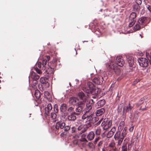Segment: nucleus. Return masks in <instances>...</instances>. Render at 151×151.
Listing matches in <instances>:
<instances>
[{
	"mask_svg": "<svg viewBox=\"0 0 151 151\" xmlns=\"http://www.w3.org/2000/svg\"><path fill=\"white\" fill-rule=\"evenodd\" d=\"M50 59L49 55L45 56L42 60V62H39L38 63L37 65L39 68L42 70H44L47 68L46 70V72L48 74H51L53 73L54 72V69L50 65L49 63L47 64V62Z\"/></svg>",
	"mask_w": 151,
	"mask_h": 151,
	"instance_id": "1",
	"label": "nucleus"
},
{
	"mask_svg": "<svg viewBox=\"0 0 151 151\" xmlns=\"http://www.w3.org/2000/svg\"><path fill=\"white\" fill-rule=\"evenodd\" d=\"M82 121L84 123L91 122L94 123L98 120V118L94 117V115L92 113H85L82 116Z\"/></svg>",
	"mask_w": 151,
	"mask_h": 151,
	"instance_id": "2",
	"label": "nucleus"
},
{
	"mask_svg": "<svg viewBox=\"0 0 151 151\" xmlns=\"http://www.w3.org/2000/svg\"><path fill=\"white\" fill-rule=\"evenodd\" d=\"M88 87H84L82 90L87 93H91L93 94L98 93V89L95 87L94 85L90 82H88L87 83Z\"/></svg>",
	"mask_w": 151,
	"mask_h": 151,
	"instance_id": "3",
	"label": "nucleus"
},
{
	"mask_svg": "<svg viewBox=\"0 0 151 151\" xmlns=\"http://www.w3.org/2000/svg\"><path fill=\"white\" fill-rule=\"evenodd\" d=\"M55 127L56 130H58L60 129H63L65 132L68 131L70 128V126H66L65 123L62 121L57 122L56 123Z\"/></svg>",
	"mask_w": 151,
	"mask_h": 151,
	"instance_id": "4",
	"label": "nucleus"
},
{
	"mask_svg": "<svg viewBox=\"0 0 151 151\" xmlns=\"http://www.w3.org/2000/svg\"><path fill=\"white\" fill-rule=\"evenodd\" d=\"M76 106L77 107L76 109L75 112L78 114V116H79L83 111L85 106V104H84V102H78L77 103Z\"/></svg>",
	"mask_w": 151,
	"mask_h": 151,
	"instance_id": "5",
	"label": "nucleus"
},
{
	"mask_svg": "<svg viewBox=\"0 0 151 151\" xmlns=\"http://www.w3.org/2000/svg\"><path fill=\"white\" fill-rule=\"evenodd\" d=\"M112 124V121L107 118H105L101 123L104 130H106L111 127Z\"/></svg>",
	"mask_w": 151,
	"mask_h": 151,
	"instance_id": "6",
	"label": "nucleus"
},
{
	"mask_svg": "<svg viewBox=\"0 0 151 151\" xmlns=\"http://www.w3.org/2000/svg\"><path fill=\"white\" fill-rule=\"evenodd\" d=\"M133 107V105L132 104H131L130 103H129L127 105L125 106L123 108V115H125L126 113L131 114Z\"/></svg>",
	"mask_w": 151,
	"mask_h": 151,
	"instance_id": "7",
	"label": "nucleus"
},
{
	"mask_svg": "<svg viewBox=\"0 0 151 151\" xmlns=\"http://www.w3.org/2000/svg\"><path fill=\"white\" fill-rule=\"evenodd\" d=\"M139 65L142 67H146L148 66V62L147 59L144 58H140L138 59Z\"/></svg>",
	"mask_w": 151,
	"mask_h": 151,
	"instance_id": "8",
	"label": "nucleus"
},
{
	"mask_svg": "<svg viewBox=\"0 0 151 151\" xmlns=\"http://www.w3.org/2000/svg\"><path fill=\"white\" fill-rule=\"evenodd\" d=\"M48 81V79L42 77L40 78V81L42 84L40 85L42 86V88H47L49 87Z\"/></svg>",
	"mask_w": 151,
	"mask_h": 151,
	"instance_id": "9",
	"label": "nucleus"
},
{
	"mask_svg": "<svg viewBox=\"0 0 151 151\" xmlns=\"http://www.w3.org/2000/svg\"><path fill=\"white\" fill-rule=\"evenodd\" d=\"M104 79L101 76H99L95 77L93 79V82L95 83L97 85L101 84L103 82Z\"/></svg>",
	"mask_w": 151,
	"mask_h": 151,
	"instance_id": "10",
	"label": "nucleus"
},
{
	"mask_svg": "<svg viewBox=\"0 0 151 151\" xmlns=\"http://www.w3.org/2000/svg\"><path fill=\"white\" fill-rule=\"evenodd\" d=\"M88 96L87 94H85L82 92H79L78 94V96L81 100L82 101H79V102H84V104H85Z\"/></svg>",
	"mask_w": 151,
	"mask_h": 151,
	"instance_id": "11",
	"label": "nucleus"
},
{
	"mask_svg": "<svg viewBox=\"0 0 151 151\" xmlns=\"http://www.w3.org/2000/svg\"><path fill=\"white\" fill-rule=\"evenodd\" d=\"M78 114L75 111L70 113L68 117V119L70 121H74L76 119V115L78 116Z\"/></svg>",
	"mask_w": 151,
	"mask_h": 151,
	"instance_id": "12",
	"label": "nucleus"
},
{
	"mask_svg": "<svg viewBox=\"0 0 151 151\" xmlns=\"http://www.w3.org/2000/svg\"><path fill=\"white\" fill-rule=\"evenodd\" d=\"M116 62L117 64L120 67L123 66L124 64V62L122 57L117 56L116 58Z\"/></svg>",
	"mask_w": 151,
	"mask_h": 151,
	"instance_id": "13",
	"label": "nucleus"
},
{
	"mask_svg": "<svg viewBox=\"0 0 151 151\" xmlns=\"http://www.w3.org/2000/svg\"><path fill=\"white\" fill-rule=\"evenodd\" d=\"M52 106L50 103L48 104L45 109V113L46 115L47 116H50V111L52 110Z\"/></svg>",
	"mask_w": 151,
	"mask_h": 151,
	"instance_id": "14",
	"label": "nucleus"
},
{
	"mask_svg": "<svg viewBox=\"0 0 151 151\" xmlns=\"http://www.w3.org/2000/svg\"><path fill=\"white\" fill-rule=\"evenodd\" d=\"M146 17H143L139 19L137 22V23L141 25L142 26V28L145 25V22H146Z\"/></svg>",
	"mask_w": 151,
	"mask_h": 151,
	"instance_id": "15",
	"label": "nucleus"
},
{
	"mask_svg": "<svg viewBox=\"0 0 151 151\" xmlns=\"http://www.w3.org/2000/svg\"><path fill=\"white\" fill-rule=\"evenodd\" d=\"M114 137L116 140L120 139L121 138H122V139H124V136L122 135L120 131H118L116 132Z\"/></svg>",
	"mask_w": 151,
	"mask_h": 151,
	"instance_id": "16",
	"label": "nucleus"
},
{
	"mask_svg": "<svg viewBox=\"0 0 151 151\" xmlns=\"http://www.w3.org/2000/svg\"><path fill=\"white\" fill-rule=\"evenodd\" d=\"M105 110L104 108H101L97 110L95 112L96 116H100L103 115L105 112Z\"/></svg>",
	"mask_w": 151,
	"mask_h": 151,
	"instance_id": "17",
	"label": "nucleus"
},
{
	"mask_svg": "<svg viewBox=\"0 0 151 151\" xmlns=\"http://www.w3.org/2000/svg\"><path fill=\"white\" fill-rule=\"evenodd\" d=\"M116 127H113L111 129V130L106 135L107 137L109 138L111 137L114 135Z\"/></svg>",
	"mask_w": 151,
	"mask_h": 151,
	"instance_id": "18",
	"label": "nucleus"
},
{
	"mask_svg": "<svg viewBox=\"0 0 151 151\" xmlns=\"http://www.w3.org/2000/svg\"><path fill=\"white\" fill-rule=\"evenodd\" d=\"M30 77L33 80H38L40 78V76L33 71L31 72Z\"/></svg>",
	"mask_w": 151,
	"mask_h": 151,
	"instance_id": "19",
	"label": "nucleus"
},
{
	"mask_svg": "<svg viewBox=\"0 0 151 151\" xmlns=\"http://www.w3.org/2000/svg\"><path fill=\"white\" fill-rule=\"evenodd\" d=\"M78 99L74 97H71L70 98L69 103L73 105L76 106L77 103L78 102Z\"/></svg>",
	"mask_w": 151,
	"mask_h": 151,
	"instance_id": "20",
	"label": "nucleus"
},
{
	"mask_svg": "<svg viewBox=\"0 0 151 151\" xmlns=\"http://www.w3.org/2000/svg\"><path fill=\"white\" fill-rule=\"evenodd\" d=\"M95 134L93 131L90 132L87 135L88 139L89 141H91L94 138Z\"/></svg>",
	"mask_w": 151,
	"mask_h": 151,
	"instance_id": "21",
	"label": "nucleus"
},
{
	"mask_svg": "<svg viewBox=\"0 0 151 151\" xmlns=\"http://www.w3.org/2000/svg\"><path fill=\"white\" fill-rule=\"evenodd\" d=\"M86 112H89V113H92V105L90 103L87 104L86 105Z\"/></svg>",
	"mask_w": 151,
	"mask_h": 151,
	"instance_id": "22",
	"label": "nucleus"
},
{
	"mask_svg": "<svg viewBox=\"0 0 151 151\" xmlns=\"http://www.w3.org/2000/svg\"><path fill=\"white\" fill-rule=\"evenodd\" d=\"M137 17V14L135 12H132L129 16V20H134L135 21Z\"/></svg>",
	"mask_w": 151,
	"mask_h": 151,
	"instance_id": "23",
	"label": "nucleus"
},
{
	"mask_svg": "<svg viewBox=\"0 0 151 151\" xmlns=\"http://www.w3.org/2000/svg\"><path fill=\"white\" fill-rule=\"evenodd\" d=\"M44 95L45 98L49 101H50L52 100V98L51 95L48 91H45L44 92Z\"/></svg>",
	"mask_w": 151,
	"mask_h": 151,
	"instance_id": "24",
	"label": "nucleus"
},
{
	"mask_svg": "<svg viewBox=\"0 0 151 151\" xmlns=\"http://www.w3.org/2000/svg\"><path fill=\"white\" fill-rule=\"evenodd\" d=\"M105 103V100L104 99H102L96 103V105L98 106L97 107H101L103 106Z\"/></svg>",
	"mask_w": 151,
	"mask_h": 151,
	"instance_id": "25",
	"label": "nucleus"
},
{
	"mask_svg": "<svg viewBox=\"0 0 151 151\" xmlns=\"http://www.w3.org/2000/svg\"><path fill=\"white\" fill-rule=\"evenodd\" d=\"M67 105L65 104H62L60 108V111L61 112L64 113L67 109Z\"/></svg>",
	"mask_w": 151,
	"mask_h": 151,
	"instance_id": "26",
	"label": "nucleus"
},
{
	"mask_svg": "<svg viewBox=\"0 0 151 151\" xmlns=\"http://www.w3.org/2000/svg\"><path fill=\"white\" fill-rule=\"evenodd\" d=\"M127 61L129 66L132 67L134 63L133 58L131 57H129Z\"/></svg>",
	"mask_w": 151,
	"mask_h": 151,
	"instance_id": "27",
	"label": "nucleus"
},
{
	"mask_svg": "<svg viewBox=\"0 0 151 151\" xmlns=\"http://www.w3.org/2000/svg\"><path fill=\"white\" fill-rule=\"evenodd\" d=\"M34 94L36 98L39 100L40 97V93L39 90H36Z\"/></svg>",
	"mask_w": 151,
	"mask_h": 151,
	"instance_id": "28",
	"label": "nucleus"
},
{
	"mask_svg": "<svg viewBox=\"0 0 151 151\" xmlns=\"http://www.w3.org/2000/svg\"><path fill=\"white\" fill-rule=\"evenodd\" d=\"M109 67L111 69H113L115 72L116 70L117 69L116 65L115 64H111L109 65Z\"/></svg>",
	"mask_w": 151,
	"mask_h": 151,
	"instance_id": "29",
	"label": "nucleus"
},
{
	"mask_svg": "<svg viewBox=\"0 0 151 151\" xmlns=\"http://www.w3.org/2000/svg\"><path fill=\"white\" fill-rule=\"evenodd\" d=\"M125 140L122 147V151H127V143L124 142Z\"/></svg>",
	"mask_w": 151,
	"mask_h": 151,
	"instance_id": "30",
	"label": "nucleus"
},
{
	"mask_svg": "<svg viewBox=\"0 0 151 151\" xmlns=\"http://www.w3.org/2000/svg\"><path fill=\"white\" fill-rule=\"evenodd\" d=\"M142 28L141 25L137 23L134 27V30L135 31H137L139 30Z\"/></svg>",
	"mask_w": 151,
	"mask_h": 151,
	"instance_id": "31",
	"label": "nucleus"
},
{
	"mask_svg": "<svg viewBox=\"0 0 151 151\" xmlns=\"http://www.w3.org/2000/svg\"><path fill=\"white\" fill-rule=\"evenodd\" d=\"M144 102L145 99H141L138 103L136 104V106L138 107L140 106L141 105L144 104Z\"/></svg>",
	"mask_w": 151,
	"mask_h": 151,
	"instance_id": "32",
	"label": "nucleus"
},
{
	"mask_svg": "<svg viewBox=\"0 0 151 151\" xmlns=\"http://www.w3.org/2000/svg\"><path fill=\"white\" fill-rule=\"evenodd\" d=\"M86 135L83 134L81 135V138L80 139V140L81 141L84 142H87L88 141L86 138Z\"/></svg>",
	"mask_w": 151,
	"mask_h": 151,
	"instance_id": "33",
	"label": "nucleus"
},
{
	"mask_svg": "<svg viewBox=\"0 0 151 151\" xmlns=\"http://www.w3.org/2000/svg\"><path fill=\"white\" fill-rule=\"evenodd\" d=\"M139 5V4H136L134 5L133 8L134 10L136 11H139V10L140 7Z\"/></svg>",
	"mask_w": 151,
	"mask_h": 151,
	"instance_id": "34",
	"label": "nucleus"
},
{
	"mask_svg": "<svg viewBox=\"0 0 151 151\" xmlns=\"http://www.w3.org/2000/svg\"><path fill=\"white\" fill-rule=\"evenodd\" d=\"M57 113H55V112H51L50 114V115L51 118H52V119H55L56 117V114Z\"/></svg>",
	"mask_w": 151,
	"mask_h": 151,
	"instance_id": "35",
	"label": "nucleus"
},
{
	"mask_svg": "<svg viewBox=\"0 0 151 151\" xmlns=\"http://www.w3.org/2000/svg\"><path fill=\"white\" fill-rule=\"evenodd\" d=\"M101 129L100 128H97L95 131L96 135H99L101 134Z\"/></svg>",
	"mask_w": 151,
	"mask_h": 151,
	"instance_id": "36",
	"label": "nucleus"
},
{
	"mask_svg": "<svg viewBox=\"0 0 151 151\" xmlns=\"http://www.w3.org/2000/svg\"><path fill=\"white\" fill-rule=\"evenodd\" d=\"M54 111L55 113H58V106L57 104H55L54 105L53 107Z\"/></svg>",
	"mask_w": 151,
	"mask_h": 151,
	"instance_id": "37",
	"label": "nucleus"
},
{
	"mask_svg": "<svg viewBox=\"0 0 151 151\" xmlns=\"http://www.w3.org/2000/svg\"><path fill=\"white\" fill-rule=\"evenodd\" d=\"M56 61H54L52 62V63H50V66L52 67L54 69V68H55L56 66Z\"/></svg>",
	"mask_w": 151,
	"mask_h": 151,
	"instance_id": "38",
	"label": "nucleus"
},
{
	"mask_svg": "<svg viewBox=\"0 0 151 151\" xmlns=\"http://www.w3.org/2000/svg\"><path fill=\"white\" fill-rule=\"evenodd\" d=\"M130 22V23L129 24V27H132L134 24L135 21L134 20H129Z\"/></svg>",
	"mask_w": 151,
	"mask_h": 151,
	"instance_id": "39",
	"label": "nucleus"
},
{
	"mask_svg": "<svg viewBox=\"0 0 151 151\" xmlns=\"http://www.w3.org/2000/svg\"><path fill=\"white\" fill-rule=\"evenodd\" d=\"M146 55L147 59L149 60H151V53L150 54L146 52Z\"/></svg>",
	"mask_w": 151,
	"mask_h": 151,
	"instance_id": "40",
	"label": "nucleus"
},
{
	"mask_svg": "<svg viewBox=\"0 0 151 151\" xmlns=\"http://www.w3.org/2000/svg\"><path fill=\"white\" fill-rule=\"evenodd\" d=\"M73 111H74V107L73 106L70 107L68 109V111L72 113L73 112Z\"/></svg>",
	"mask_w": 151,
	"mask_h": 151,
	"instance_id": "41",
	"label": "nucleus"
},
{
	"mask_svg": "<svg viewBox=\"0 0 151 151\" xmlns=\"http://www.w3.org/2000/svg\"><path fill=\"white\" fill-rule=\"evenodd\" d=\"M124 139H122V138H120V139H118L116 141H118V144L117 145H121L122 143V141Z\"/></svg>",
	"mask_w": 151,
	"mask_h": 151,
	"instance_id": "42",
	"label": "nucleus"
},
{
	"mask_svg": "<svg viewBox=\"0 0 151 151\" xmlns=\"http://www.w3.org/2000/svg\"><path fill=\"white\" fill-rule=\"evenodd\" d=\"M122 106L121 105H119L117 107V111L118 113L120 112L121 111Z\"/></svg>",
	"mask_w": 151,
	"mask_h": 151,
	"instance_id": "43",
	"label": "nucleus"
},
{
	"mask_svg": "<svg viewBox=\"0 0 151 151\" xmlns=\"http://www.w3.org/2000/svg\"><path fill=\"white\" fill-rule=\"evenodd\" d=\"M35 69L37 73L39 74H41L42 73V72L41 71V70L39 69L38 68H35Z\"/></svg>",
	"mask_w": 151,
	"mask_h": 151,
	"instance_id": "44",
	"label": "nucleus"
},
{
	"mask_svg": "<svg viewBox=\"0 0 151 151\" xmlns=\"http://www.w3.org/2000/svg\"><path fill=\"white\" fill-rule=\"evenodd\" d=\"M87 123H86V126L87 128L91 127V124L92 123V122H88Z\"/></svg>",
	"mask_w": 151,
	"mask_h": 151,
	"instance_id": "45",
	"label": "nucleus"
},
{
	"mask_svg": "<svg viewBox=\"0 0 151 151\" xmlns=\"http://www.w3.org/2000/svg\"><path fill=\"white\" fill-rule=\"evenodd\" d=\"M100 137H96L93 143L95 144H96L97 142L100 139Z\"/></svg>",
	"mask_w": 151,
	"mask_h": 151,
	"instance_id": "46",
	"label": "nucleus"
},
{
	"mask_svg": "<svg viewBox=\"0 0 151 151\" xmlns=\"http://www.w3.org/2000/svg\"><path fill=\"white\" fill-rule=\"evenodd\" d=\"M37 80H33L32 82V86H35L37 84Z\"/></svg>",
	"mask_w": 151,
	"mask_h": 151,
	"instance_id": "47",
	"label": "nucleus"
},
{
	"mask_svg": "<svg viewBox=\"0 0 151 151\" xmlns=\"http://www.w3.org/2000/svg\"><path fill=\"white\" fill-rule=\"evenodd\" d=\"M115 143L114 142H111L109 145V146L111 147H113L115 146Z\"/></svg>",
	"mask_w": 151,
	"mask_h": 151,
	"instance_id": "48",
	"label": "nucleus"
},
{
	"mask_svg": "<svg viewBox=\"0 0 151 151\" xmlns=\"http://www.w3.org/2000/svg\"><path fill=\"white\" fill-rule=\"evenodd\" d=\"M135 1L136 3V4H141L142 3L141 0H135Z\"/></svg>",
	"mask_w": 151,
	"mask_h": 151,
	"instance_id": "49",
	"label": "nucleus"
},
{
	"mask_svg": "<svg viewBox=\"0 0 151 151\" xmlns=\"http://www.w3.org/2000/svg\"><path fill=\"white\" fill-rule=\"evenodd\" d=\"M73 137L75 140L77 139L79 137V135L78 134H76L75 136H73Z\"/></svg>",
	"mask_w": 151,
	"mask_h": 151,
	"instance_id": "50",
	"label": "nucleus"
},
{
	"mask_svg": "<svg viewBox=\"0 0 151 151\" xmlns=\"http://www.w3.org/2000/svg\"><path fill=\"white\" fill-rule=\"evenodd\" d=\"M76 128L73 127L71 128V132L72 133H74L76 131Z\"/></svg>",
	"mask_w": 151,
	"mask_h": 151,
	"instance_id": "51",
	"label": "nucleus"
},
{
	"mask_svg": "<svg viewBox=\"0 0 151 151\" xmlns=\"http://www.w3.org/2000/svg\"><path fill=\"white\" fill-rule=\"evenodd\" d=\"M103 141H100L98 144V146L99 147L101 146L103 144Z\"/></svg>",
	"mask_w": 151,
	"mask_h": 151,
	"instance_id": "52",
	"label": "nucleus"
},
{
	"mask_svg": "<svg viewBox=\"0 0 151 151\" xmlns=\"http://www.w3.org/2000/svg\"><path fill=\"white\" fill-rule=\"evenodd\" d=\"M87 129V128H82L81 129V132H84L86 131Z\"/></svg>",
	"mask_w": 151,
	"mask_h": 151,
	"instance_id": "53",
	"label": "nucleus"
},
{
	"mask_svg": "<svg viewBox=\"0 0 151 151\" xmlns=\"http://www.w3.org/2000/svg\"><path fill=\"white\" fill-rule=\"evenodd\" d=\"M122 135L124 136V137H125L126 136L127 134L126 132L125 131H123L122 133L121 134Z\"/></svg>",
	"mask_w": 151,
	"mask_h": 151,
	"instance_id": "54",
	"label": "nucleus"
},
{
	"mask_svg": "<svg viewBox=\"0 0 151 151\" xmlns=\"http://www.w3.org/2000/svg\"><path fill=\"white\" fill-rule=\"evenodd\" d=\"M142 106H141L140 108L139 109V110H142V111H144L146 110V108L144 107V108H142Z\"/></svg>",
	"mask_w": 151,
	"mask_h": 151,
	"instance_id": "55",
	"label": "nucleus"
},
{
	"mask_svg": "<svg viewBox=\"0 0 151 151\" xmlns=\"http://www.w3.org/2000/svg\"><path fill=\"white\" fill-rule=\"evenodd\" d=\"M95 102V101H94L93 99H91L90 100L89 103H90L92 105V104H93Z\"/></svg>",
	"mask_w": 151,
	"mask_h": 151,
	"instance_id": "56",
	"label": "nucleus"
},
{
	"mask_svg": "<svg viewBox=\"0 0 151 151\" xmlns=\"http://www.w3.org/2000/svg\"><path fill=\"white\" fill-rule=\"evenodd\" d=\"M124 124V121L121 122L120 123V125L119 126L118 128H119V127H121L122 126L121 124H122V125H123Z\"/></svg>",
	"mask_w": 151,
	"mask_h": 151,
	"instance_id": "57",
	"label": "nucleus"
},
{
	"mask_svg": "<svg viewBox=\"0 0 151 151\" xmlns=\"http://www.w3.org/2000/svg\"><path fill=\"white\" fill-rule=\"evenodd\" d=\"M134 127H131L129 129L130 132H132L133 130Z\"/></svg>",
	"mask_w": 151,
	"mask_h": 151,
	"instance_id": "58",
	"label": "nucleus"
},
{
	"mask_svg": "<svg viewBox=\"0 0 151 151\" xmlns=\"http://www.w3.org/2000/svg\"><path fill=\"white\" fill-rule=\"evenodd\" d=\"M138 81H139L138 80H136L134 81L133 84L134 85L137 83Z\"/></svg>",
	"mask_w": 151,
	"mask_h": 151,
	"instance_id": "59",
	"label": "nucleus"
},
{
	"mask_svg": "<svg viewBox=\"0 0 151 151\" xmlns=\"http://www.w3.org/2000/svg\"><path fill=\"white\" fill-rule=\"evenodd\" d=\"M96 96L95 95L93 96V97H92L94 99H96Z\"/></svg>",
	"mask_w": 151,
	"mask_h": 151,
	"instance_id": "60",
	"label": "nucleus"
},
{
	"mask_svg": "<svg viewBox=\"0 0 151 151\" xmlns=\"http://www.w3.org/2000/svg\"><path fill=\"white\" fill-rule=\"evenodd\" d=\"M89 146H90L92 145H93V143H91V142H89Z\"/></svg>",
	"mask_w": 151,
	"mask_h": 151,
	"instance_id": "61",
	"label": "nucleus"
},
{
	"mask_svg": "<svg viewBox=\"0 0 151 151\" xmlns=\"http://www.w3.org/2000/svg\"><path fill=\"white\" fill-rule=\"evenodd\" d=\"M131 144H128V149H129V146H131Z\"/></svg>",
	"mask_w": 151,
	"mask_h": 151,
	"instance_id": "62",
	"label": "nucleus"
},
{
	"mask_svg": "<svg viewBox=\"0 0 151 151\" xmlns=\"http://www.w3.org/2000/svg\"><path fill=\"white\" fill-rule=\"evenodd\" d=\"M63 134H64V133H63V132H62V133L61 134H60V135H61V136H62L63 135Z\"/></svg>",
	"mask_w": 151,
	"mask_h": 151,
	"instance_id": "63",
	"label": "nucleus"
},
{
	"mask_svg": "<svg viewBox=\"0 0 151 151\" xmlns=\"http://www.w3.org/2000/svg\"><path fill=\"white\" fill-rule=\"evenodd\" d=\"M102 151H106L105 150V149L104 148H103V149H102Z\"/></svg>",
	"mask_w": 151,
	"mask_h": 151,
	"instance_id": "64",
	"label": "nucleus"
}]
</instances>
